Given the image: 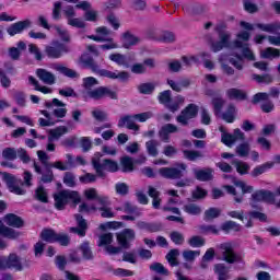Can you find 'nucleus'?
<instances>
[{
    "label": "nucleus",
    "instance_id": "obj_1",
    "mask_svg": "<svg viewBox=\"0 0 280 280\" xmlns=\"http://www.w3.org/2000/svg\"><path fill=\"white\" fill-rule=\"evenodd\" d=\"M100 81L93 77H86L82 80V97L88 102V100H94L95 102H100V100H104V97H109V100H117V92L110 90L107 86H97Z\"/></svg>",
    "mask_w": 280,
    "mask_h": 280
},
{
    "label": "nucleus",
    "instance_id": "obj_2",
    "mask_svg": "<svg viewBox=\"0 0 280 280\" xmlns=\"http://www.w3.org/2000/svg\"><path fill=\"white\" fill-rule=\"evenodd\" d=\"M102 159V153H95L92 158V165L101 178H104L106 176V173L104 172H117L119 170V164L113 160L105 159L103 163H100V160Z\"/></svg>",
    "mask_w": 280,
    "mask_h": 280
},
{
    "label": "nucleus",
    "instance_id": "obj_3",
    "mask_svg": "<svg viewBox=\"0 0 280 280\" xmlns=\"http://www.w3.org/2000/svg\"><path fill=\"white\" fill-rule=\"evenodd\" d=\"M54 198H55V207L59 211H62V209H65V206L69 202V200H72L74 205H78L80 202V194L73 190H62L56 194Z\"/></svg>",
    "mask_w": 280,
    "mask_h": 280
},
{
    "label": "nucleus",
    "instance_id": "obj_4",
    "mask_svg": "<svg viewBox=\"0 0 280 280\" xmlns=\"http://www.w3.org/2000/svg\"><path fill=\"white\" fill-rule=\"evenodd\" d=\"M187 170V164L180 163L174 167H162L159 170V174L163 178H168L170 180H180L184 176V172Z\"/></svg>",
    "mask_w": 280,
    "mask_h": 280
},
{
    "label": "nucleus",
    "instance_id": "obj_5",
    "mask_svg": "<svg viewBox=\"0 0 280 280\" xmlns=\"http://www.w3.org/2000/svg\"><path fill=\"white\" fill-rule=\"evenodd\" d=\"M62 12L67 20V24L70 25V27H77V30H84V27H86V22H84L82 18H75L77 13L73 5H67Z\"/></svg>",
    "mask_w": 280,
    "mask_h": 280
},
{
    "label": "nucleus",
    "instance_id": "obj_6",
    "mask_svg": "<svg viewBox=\"0 0 280 280\" xmlns=\"http://www.w3.org/2000/svg\"><path fill=\"white\" fill-rule=\"evenodd\" d=\"M222 255V260L226 261V264H237L242 261V256H237L235 254V249L233 248V244L231 243H222L219 246Z\"/></svg>",
    "mask_w": 280,
    "mask_h": 280
},
{
    "label": "nucleus",
    "instance_id": "obj_7",
    "mask_svg": "<svg viewBox=\"0 0 280 280\" xmlns=\"http://www.w3.org/2000/svg\"><path fill=\"white\" fill-rule=\"evenodd\" d=\"M198 117V105L189 104L180 112V115L176 117L177 124L182 126H187L190 119H196Z\"/></svg>",
    "mask_w": 280,
    "mask_h": 280
},
{
    "label": "nucleus",
    "instance_id": "obj_8",
    "mask_svg": "<svg viewBox=\"0 0 280 280\" xmlns=\"http://www.w3.org/2000/svg\"><path fill=\"white\" fill-rule=\"evenodd\" d=\"M231 47V33L226 31H219V40L211 42L210 49L214 54L222 51V49H229Z\"/></svg>",
    "mask_w": 280,
    "mask_h": 280
},
{
    "label": "nucleus",
    "instance_id": "obj_9",
    "mask_svg": "<svg viewBox=\"0 0 280 280\" xmlns=\"http://www.w3.org/2000/svg\"><path fill=\"white\" fill-rule=\"evenodd\" d=\"M0 174L12 194H16V196H23L25 194V190L21 188V186H19L23 185V182H21V179H18L16 177H14V175L10 173L3 172Z\"/></svg>",
    "mask_w": 280,
    "mask_h": 280
},
{
    "label": "nucleus",
    "instance_id": "obj_10",
    "mask_svg": "<svg viewBox=\"0 0 280 280\" xmlns=\"http://www.w3.org/2000/svg\"><path fill=\"white\" fill-rule=\"evenodd\" d=\"M45 54L48 58H60L62 54H69V47L62 43L54 42L45 47Z\"/></svg>",
    "mask_w": 280,
    "mask_h": 280
},
{
    "label": "nucleus",
    "instance_id": "obj_11",
    "mask_svg": "<svg viewBox=\"0 0 280 280\" xmlns=\"http://www.w3.org/2000/svg\"><path fill=\"white\" fill-rule=\"evenodd\" d=\"M137 233L132 229H124L120 233L117 234V242L121 248L128 250L130 248V242H135Z\"/></svg>",
    "mask_w": 280,
    "mask_h": 280
},
{
    "label": "nucleus",
    "instance_id": "obj_12",
    "mask_svg": "<svg viewBox=\"0 0 280 280\" xmlns=\"http://www.w3.org/2000/svg\"><path fill=\"white\" fill-rule=\"evenodd\" d=\"M46 108L52 109V115L57 119H63V117H67V104L58 98H54L51 102H47Z\"/></svg>",
    "mask_w": 280,
    "mask_h": 280
},
{
    "label": "nucleus",
    "instance_id": "obj_13",
    "mask_svg": "<svg viewBox=\"0 0 280 280\" xmlns=\"http://www.w3.org/2000/svg\"><path fill=\"white\" fill-rule=\"evenodd\" d=\"M101 78H108L109 80H120L121 82H126L130 78V74L127 71H109L106 69L97 68L96 72Z\"/></svg>",
    "mask_w": 280,
    "mask_h": 280
},
{
    "label": "nucleus",
    "instance_id": "obj_14",
    "mask_svg": "<svg viewBox=\"0 0 280 280\" xmlns=\"http://www.w3.org/2000/svg\"><path fill=\"white\" fill-rule=\"evenodd\" d=\"M101 78H108L109 80H120L121 82H126L130 78V74L127 71H109L106 69L97 68L96 72Z\"/></svg>",
    "mask_w": 280,
    "mask_h": 280
},
{
    "label": "nucleus",
    "instance_id": "obj_15",
    "mask_svg": "<svg viewBox=\"0 0 280 280\" xmlns=\"http://www.w3.org/2000/svg\"><path fill=\"white\" fill-rule=\"evenodd\" d=\"M109 60L118 65V67H125V69H128L130 63L135 62L136 58L135 54H129L127 56L122 54H112L109 55Z\"/></svg>",
    "mask_w": 280,
    "mask_h": 280
},
{
    "label": "nucleus",
    "instance_id": "obj_16",
    "mask_svg": "<svg viewBox=\"0 0 280 280\" xmlns=\"http://www.w3.org/2000/svg\"><path fill=\"white\" fill-rule=\"evenodd\" d=\"M74 220L77 222L75 228H70V233H74L79 235V237H84L86 235V231H89V223L81 214H74Z\"/></svg>",
    "mask_w": 280,
    "mask_h": 280
},
{
    "label": "nucleus",
    "instance_id": "obj_17",
    "mask_svg": "<svg viewBox=\"0 0 280 280\" xmlns=\"http://www.w3.org/2000/svg\"><path fill=\"white\" fill-rule=\"evenodd\" d=\"M27 27H32V21H20L9 26L7 28V33L9 34V36H16V34H21V32H23V30H27Z\"/></svg>",
    "mask_w": 280,
    "mask_h": 280
},
{
    "label": "nucleus",
    "instance_id": "obj_18",
    "mask_svg": "<svg viewBox=\"0 0 280 280\" xmlns=\"http://www.w3.org/2000/svg\"><path fill=\"white\" fill-rule=\"evenodd\" d=\"M176 132H178V127L176 125L166 124L160 129L159 137L161 141H164V143H170V135H174Z\"/></svg>",
    "mask_w": 280,
    "mask_h": 280
},
{
    "label": "nucleus",
    "instance_id": "obj_19",
    "mask_svg": "<svg viewBox=\"0 0 280 280\" xmlns=\"http://www.w3.org/2000/svg\"><path fill=\"white\" fill-rule=\"evenodd\" d=\"M33 167L36 172V174H40V180L42 183H52L54 182V171L49 168V166H46V170L43 171L40 165L38 163L34 162Z\"/></svg>",
    "mask_w": 280,
    "mask_h": 280
},
{
    "label": "nucleus",
    "instance_id": "obj_20",
    "mask_svg": "<svg viewBox=\"0 0 280 280\" xmlns=\"http://www.w3.org/2000/svg\"><path fill=\"white\" fill-rule=\"evenodd\" d=\"M135 115L130 116H122L118 120V128H128V130H135L136 132L139 131V125L135 122Z\"/></svg>",
    "mask_w": 280,
    "mask_h": 280
},
{
    "label": "nucleus",
    "instance_id": "obj_21",
    "mask_svg": "<svg viewBox=\"0 0 280 280\" xmlns=\"http://www.w3.org/2000/svg\"><path fill=\"white\" fill-rule=\"evenodd\" d=\"M4 224L12 226L13 229H23L25 222L23 219L14 213H9L3 218Z\"/></svg>",
    "mask_w": 280,
    "mask_h": 280
},
{
    "label": "nucleus",
    "instance_id": "obj_22",
    "mask_svg": "<svg viewBox=\"0 0 280 280\" xmlns=\"http://www.w3.org/2000/svg\"><path fill=\"white\" fill-rule=\"evenodd\" d=\"M36 75L39 78L40 81L44 82V84H48L51 86L52 84H56V74L51 73L45 69H37Z\"/></svg>",
    "mask_w": 280,
    "mask_h": 280
},
{
    "label": "nucleus",
    "instance_id": "obj_23",
    "mask_svg": "<svg viewBox=\"0 0 280 280\" xmlns=\"http://www.w3.org/2000/svg\"><path fill=\"white\" fill-rule=\"evenodd\" d=\"M183 10L190 16H200L205 13V5L200 3H188L183 5Z\"/></svg>",
    "mask_w": 280,
    "mask_h": 280
},
{
    "label": "nucleus",
    "instance_id": "obj_24",
    "mask_svg": "<svg viewBox=\"0 0 280 280\" xmlns=\"http://www.w3.org/2000/svg\"><path fill=\"white\" fill-rule=\"evenodd\" d=\"M0 235L2 237H8V240H18V237H21V232L12 228H8V225L0 221Z\"/></svg>",
    "mask_w": 280,
    "mask_h": 280
},
{
    "label": "nucleus",
    "instance_id": "obj_25",
    "mask_svg": "<svg viewBox=\"0 0 280 280\" xmlns=\"http://www.w3.org/2000/svg\"><path fill=\"white\" fill-rule=\"evenodd\" d=\"M54 69L55 71H58L59 73H61L62 75H66V78H70L71 80H75L80 78V73H78V71L70 69L68 67H65L60 63L55 65Z\"/></svg>",
    "mask_w": 280,
    "mask_h": 280
},
{
    "label": "nucleus",
    "instance_id": "obj_26",
    "mask_svg": "<svg viewBox=\"0 0 280 280\" xmlns=\"http://www.w3.org/2000/svg\"><path fill=\"white\" fill-rule=\"evenodd\" d=\"M140 40L141 39H139V37L135 36L132 33L128 31L122 34V47H125V49H130V47L139 45Z\"/></svg>",
    "mask_w": 280,
    "mask_h": 280
},
{
    "label": "nucleus",
    "instance_id": "obj_27",
    "mask_svg": "<svg viewBox=\"0 0 280 280\" xmlns=\"http://www.w3.org/2000/svg\"><path fill=\"white\" fill-rule=\"evenodd\" d=\"M195 178L202 183L213 180V168L194 170Z\"/></svg>",
    "mask_w": 280,
    "mask_h": 280
},
{
    "label": "nucleus",
    "instance_id": "obj_28",
    "mask_svg": "<svg viewBox=\"0 0 280 280\" xmlns=\"http://www.w3.org/2000/svg\"><path fill=\"white\" fill-rule=\"evenodd\" d=\"M69 132V128L66 126H60L57 127L56 129H51L49 131V137H48V143H54V141H58L62 135H67Z\"/></svg>",
    "mask_w": 280,
    "mask_h": 280
},
{
    "label": "nucleus",
    "instance_id": "obj_29",
    "mask_svg": "<svg viewBox=\"0 0 280 280\" xmlns=\"http://www.w3.org/2000/svg\"><path fill=\"white\" fill-rule=\"evenodd\" d=\"M272 167H275V162H266L261 165L254 167V170L250 172V176H253V178H257V176L266 174V172H268V170H272Z\"/></svg>",
    "mask_w": 280,
    "mask_h": 280
},
{
    "label": "nucleus",
    "instance_id": "obj_30",
    "mask_svg": "<svg viewBox=\"0 0 280 280\" xmlns=\"http://www.w3.org/2000/svg\"><path fill=\"white\" fill-rule=\"evenodd\" d=\"M234 47L235 49H242L244 58H247L248 60H255V55L248 48V45L242 40H234Z\"/></svg>",
    "mask_w": 280,
    "mask_h": 280
},
{
    "label": "nucleus",
    "instance_id": "obj_31",
    "mask_svg": "<svg viewBox=\"0 0 280 280\" xmlns=\"http://www.w3.org/2000/svg\"><path fill=\"white\" fill-rule=\"evenodd\" d=\"M255 27H258V30H261V32H267L268 34H275V32L280 31V22H272L269 24L257 23L255 24Z\"/></svg>",
    "mask_w": 280,
    "mask_h": 280
},
{
    "label": "nucleus",
    "instance_id": "obj_32",
    "mask_svg": "<svg viewBox=\"0 0 280 280\" xmlns=\"http://www.w3.org/2000/svg\"><path fill=\"white\" fill-rule=\"evenodd\" d=\"M214 272L219 280H229L231 276L229 275V269L224 264L214 265Z\"/></svg>",
    "mask_w": 280,
    "mask_h": 280
},
{
    "label": "nucleus",
    "instance_id": "obj_33",
    "mask_svg": "<svg viewBox=\"0 0 280 280\" xmlns=\"http://www.w3.org/2000/svg\"><path fill=\"white\" fill-rule=\"evenodd\" d=\"M232 165H234V167H236V172L238 174H241V176H244V175L248 174V172H250V165H248V163H246L244 161L233 160Z\"/></svg>",
    "mask_w": 280,
    "mask_h": 280
},
{
    "label": "nucleus",
    "instance_id": "obj_34",
    "mask_svg": "<svg viewBox=\"0 0 280 280\" xmlns=\"http://www.w3.org/2000/svg\"><path fill=\"white\" fill-rule=\"evenodd\" d=\"M161 143L158 140H149L145 142V149L149 156H159V147Z\"/></svg>",
    "mask_w": 280,
    "mask_h": 280
},
{
    "label": "nucleus",
    "instance_id": "obj_35",
    "mask_svg": "<svg viewBox=\"0 0 280 280\" xmlns=\"http://www.w3.org/2000/svg\"><path fill=\"white\" fill-rule=\"evenodd\" d=\"M221 231H224V233H231V231H234L235 233H240L242 231V225L235 221H225L221 225Z\"/></svg>",
    "mask_w": 280,
    "mask_h": 280
},
{
    "label": "nucleus",
    "instance_id": "obj_36",
    "mask_svg": "<svg viewBox=\"0 0 280 280\" xmlns=\"http://www.w3.org/2000/svg\"><path fill=\"white\" fill-rule=\"evenodd\" d=\"M260 56L267 60H273V58H280V50L273 47H268L260 51Z\"/></svg>",
    "mask_w": 280,
    "mask_h": 280
},
{
    "label": "nucleus",
    "instance_id": "obj_37",
    "mask_svg": "<svg viewBox=\"0 0 280 280\" xmlns=\"http://www.w3.org/2000/svg\"><path fill=\"white\" fill-rule=\"evenodd\" d=\"M156 89V83L154 82H147V83H141L138 85V91L142 95H152L154 93V90Z\"/></svg>",
    "mask_w": 280,
    "mask_h": 280
},
{
    "label": "nucleus",
    "instance_id": "obj_38",
    "mask_svg": "<svg viewBox=\"0 0 280 280\" xmlns=\"http://www.w3.org/2000/svg\"><path fill=\"white\" fill-rule=\"evenodd\" d=\"M226 96L229 97V100H246V93L235 88L229 89L226 91Z\"/></svg>",
    "mask_w": 280,
    "mask_h": 280
},
{
    "label": "nucleus",
    "instance_id": "obj_39",
    "mask_svg": "<svg viewBox=\"0 0 280 280\" xmlns=\"http://www.w3.org/2000/svg\"><path fill=\"white\" fill-rule=\"evenodd\" d=\"M150 270L152 272H156V275H161L162 277H170V270L163 266L161 262H153L150 265Z\"/></svg>",
    "mask_w": 280,
    "mask_h": 280
},
{
    "label": "nucleus",
    "instance_id": "obj_40",
    "mask_svg": "<svg viewBox=\"0 0 280 280\" xmlns=\"http://www.w3.org/2000/svg\"><path fill=\"white\" fill-rule=\"evenodd\" d=\"M180 255V252L178 249H171L166 256L165 259L168 261L170 266L174 268L175 266H178V256Z\"/></svg>",
    "mask_w": 280,
    "mask_h": 280
},
{
    "label": "nucleus",
    "instance_id": "obj_41",
    "mask_svg": "<svg viewBox=\"0 0 280 280\" xmlns=\"http://www.w3.org/2000/svg\"><path fill=\"white\" fill-rule=\"evenodd\" d=\"M122 211L128 215L141 217V209H139L137 206H132V203L129 201L122 205Z\"/></svg>",
    "mask_w": 280,
    "mask_h": 280
},
{
    "label": "nucleus",
    "instance_id": "obj_42",
    "mask_svg": "<svg viewBox=\"0 0 280 280\" xmlns=\"http://www.w3.org/2000/svg\"><path fill=\"white\" fill-rule=\"evenodd\" d=\"M120 165L122 167V172H135V162L130 156H122L120 159Z\"/></svg>",
    "mask_w": 280,
    "mask_h": 280
},
{
    "label": "nucleus",
    "instance_id": "obj_43",
    "mask_svg": "<svg viewBox=\"0 0 280 280\" xmlns=\"http://www.w3.org/2000/svg\"><path fill=\"white\" fill-rule=\"evenodd\" d=\"M40 113L44 115L45 118H39L38 122L42 128L48 127V126H54L56 124V120L51 117V114L47 110H40Z\"/></svg>",
    "mask_w": 280,
    "mask_h": 280
},
{
    "label": "nucleus",
    "instance_id": "obj_44",
    "mask_svg": "<svg viewBox=\"0 0 280 280\" xmlns=\"http://www.w3.org/2000/svg\"><path fill=\"white\" fill-rule=\"evenodd\" d=\"M235 152L237 156H241L242 159L248 156V154H250V143L243 142L238 144L235 149Z\"/></svg>",
    "mask_w": 280,
    "mask_h": 280
},
{
    "label": "nucleus",
    "instance_id": "obj_45",
    "mask_svg": "<svg viewBox=\"0 0 280 280\" xmlns=\"http://www.w3.org/2000/svg\"><path fill=\"white\" fill-rule=\"evenodd\" d=\"M211 104L213 106L214 115H220L222 113V108H224V104H226V101L222 97H213Z\"/></svg>",
    "mask_w": 280,
    "mask_h": 280
},
{
    "label": "nucleus",
    "instance_id": "obj_46",
    "mask_svg": "<svg viewBox=\"0 0 280 280\" xmlns=\"http://www.w3.org/2000/svg\"><path fill=\"white\" fill-rule=\"evenodd\" d=\"M28 82H30V84H32L35 88V91H39L40 93H44L45 95H47L48 93H51V89H49L45 85L40 86V83L34 77H28Z\"/></svg>",
    "mask_w": 280,
    "mask_h": 280
},
{
    "label": "nucleus",
    "instance_id": "obj_47",
    "mask_svg": "<svg viewBox=\"0 0 280 280\" xmlns=\"http://www.w3.org/2000/svg\"><path fill=\"white\" fill-rule=\"evenodd\" d=\"M232 183L233 185H235V187H240L242 189V195L244 196V194H253L254 188L253 186H248L246 185V183L236 179L235 177H232Z\"/></svg>",
    "mask_w": 280,
    "mask_h": 280
},
{
    "label": "nucleus",
    "instance_id": "obj_48",
    "mask_svg": "<svg viewBox=\"0 0 280 280\" xmlns=\"http://www.w3.org/2000/svg\"><path fill=\"white\" fill-rule=\"evenodd\" d=\"M18 150L14 148H4L2 150V159L4 161H16Z\"/></svg>",
    "mask_w": 280,
    "mask_h": 280
},
{
    "label": "nucleus",
    "instance_id": "obj_49",
    "mask_svg": "<svg viewBox=\"0 0 280 280\" xmlns=\"http://www.w3.org/2000/svg\"><path fill=\"white\" fill-rule=\"evenodd\" d=\"M183 154L187 161H198V159H202V156H205L202 155V152L196 150H184Z\"/></svg>",
    "mask_w": 280,
    "mask_h": 280
},
{
    "label": "nucleus",
    "instance_id": "obj_50",
    "mask_svg": "<svg viewBox=\"0 0 280 280\" xmlns=\"http://www.w3.org/2000/svg\"><path fill=\"white\" fill-rule=\"evenodd\" d=\"M56 231L54 230H43L40 233V237L44 242H48L49 244H54L56 242Z\"/></svg>",
    "mask_w": 280,
    "mask_h": 280
},
{
    "label": "nucleus",
    "instance_id": "obj_51",
    "mask_svg": "<svg viewBox=\"0 0 280 280\" xmlns=\"http://www.w3.org/2000/svg\"><path fill=\"white\" fill-rule=\"evenodd\" d=\"M220 213H222L220 208H210L205 211L203 220H206V222H209V220H215V218H220Z\"/></svg>",
    "mask_w": 280,
    "mask_h": 280
},
{
    "label": "nucleus",
    "instance_id": "obj_52",
    "mask_svg": "<svg viewBox=\"0 0 280 280\" xmlns=\"http://www.w3.org/2000/svg\"><path fill=\"white\" fill-rule=\"evenodd\" d=\"M182 255L185 261H188L189 264H194V261H196V257H200V250L187 249V250H184Z\"/></svg>",
    "mask_w": 280,
    "mask_h": 280
},
{
    "label": "nucleus",
    "instance_id": "obj_53",
    "mask_svg": "<svg viewBox=\"0 0 280 280\" xmlns=\"http://www.w3.org/2000/svg\"><path fill=\"white\" fill-rule=\"evenodd\" d=\"M222 118L228 124H233V121H235V106L229 105L226 112L223 113Z\"/></svg>",
    "mask_w": 280,
    "mask_h": 280
},
{
    "label": "nucleus",
    "instance_id": "obj_54",
    "mask_svg": "<svg viewBox=\"0 0 280 280\" xmlns=\"http://www.w3.org/2000/svg\"><path fill=\"white\" fill-rule=\"evenodd\" d=\"M158 40L160 43H166V44H170V43H175L176 42V35L170 31H165L163 32L159 37H158Z\"/></svg>",
    "mask_w": 280,
    "mask_h": 280
},
{
    "label": "nucleus",
    "instance_id": "obj_55",
    "mask_svg": "<svg viewBox=\"0 0 280 280\" xmlns=\"http://www.w3.org/2000/svg\"><path fill=\"white\" fill-rule=\"evenodd\" d=\"M10 259V267L11 269L13 268L14 270H23V262H21V258L16 256L15 254L9 255Z\"/></svg>",
    "mask_w": 280,
    "mask_h": 280
},
{
    "label": "nucleus",
    "instance_id": "obj_56",
    "mask_svg": "<svg viewBox=\"0 0 280 280\" xmlns=\"http://www.w3.org/2000/svg\"><path fill=\"white\" fill-rule=\"evenodd\" d=\"M199 231L203 235H219L220 234V230L215 225H200Z\"/></svg>",
    "mask_w": 280,
    "mask_h": 280
},
{
    "label": "nucleus",
    "instance_id": "obj_57",
    "mask_svg": "<svg viewBox=\"0 0 280 280\" xmlns=\"http://www.w3.org/2000/svg\"><path fill=\"white\" fill-rule=\"evenodd\" d=\"M184 211L189 213V215H200V213H202V209L196 203H188L184 206Z\"/></svg>",
    "mask_w": 280,
    "mask_h": 280
},
{
    "label": "nucleus",
    "instance_id": "obj_58",
    "mask_svg": "<svg viewBox=\"0 0 280 280\" xmlns=\"http://www.w3.org/2000/svg\"><path fill=\"white\" fill-rule=\"evenodd\" d=\"M96 34H98V36H101L102 38H104V43L106 42H112L113 38H109L108 36H110L112 34V31L110 28L106 27V26H101V27H97L95 30Z\"/></svg>",
    "mask_w": 280,
    "mask_h": 280
},
{
    "label": "nucleus",
    "instance_id": "obj_59",
    "mask_svg": "<svg viewBox=\"0 0 280 280\" xmlns=\"http://www.w3.org/2000/svg\"><path fill=\"white\" fill-rule=\"evenodd\" d=\"M170 237L176 246H183L185 244V235L180 232L174 231L170 234Z\"/></svg>",
    "mask_w": 280,
    "mask_h": 280
},
{
    "label": "nucleus",
    "instance_id": "obj_60",
    "mask_svg": "<svg viewBox=\"0 0 280 280\" xmlns=\"http://www.w3.org/2000/svg\"><path fill=\"white\" fill-rule=\"evenodd\" d=\"M188 244L192 248H201L205 245V238L202 236H192L188 240Z\"/></svg>",
    "mask_w": 280,
    "mask_h": 280
},
{
    "label": "nucleus",
    "instance_id": "obj_61",
    "mask_svg": "<svg viewBox=\"0 0 280 280\" xmlns=\"http://www.w3.org/2000/svg\"><path fill=\"white\" fill-rule=\"evenodd\" d=\"M116 194L118 196H128L130 187L126 183H118L115 185Z\"/></svg>",
    "mask_w": 280,
    "mask_h": 280
},
{
    "label": "nucleus",
    "instance_id": "obj_62",
    "mask_svg": "<svg viewBox=\"0 0 280 280\" xmlns=\"http://www.w3.org/2000/svg\"><path fill=\"white\" fill-rule=\"evenodd\" d=\"M35 198H37L39 202H48L47 190H45V187H37L35 190Z\"/></svg>",
    "mask_w": 280,
    "mask_h": 280
},
{
    "label": "nucleus",
    "instance_id": "obj_63",
    "mask_svg": "<svg viewBox=\"0 0 280 280\" xmlns=\"http://www.w3.org/2000/svg\"><path fill=\"white\" fill-rule=\"evenodd\" d=\"M80 250H81L84 259H93V252L91 250V246H89V243L84 242L80 246Z\"/></svg>",
    "mask_w": 280,
    "mask_h": 280
},
{
    "label": "nucleus",
    "instance_id": "obj_64",
    "mask_svg": "<svg viewBox=\"0 0 280 280\" xmlns=\"http://www.w3.org/2000/svg\"><path fill=\"white\" fill-rule=\"evenodd\" d=\"M63 183L67 185V187H75V175H73L71 172L65 173Z\"/></svg>",
    "mask_w": 280,
    "mask_h": 280
}]
</instances>
